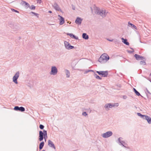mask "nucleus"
<instances>
[{
	"mask_svg": "<svg viewBox=\"0 0 151 151\" xmlns=\"http://www.w3.org/2000/svg\"><path fill=\"white\" fill-rule=\"evenodd\" d=\"M82 114L84 116H86L88 115L86 113V112H83Z\"/></svg>",
	"mask_w": 151,
	"mask_h": 151,
	"instance_id": "f704fd0d",
	"label": "nucleus"
},
{
	"mask_svg": "<svg viewBox=\"0 0 151 151\" xmlns=\"http://www.w3.org/2000/svg\"><path fill=\"white\" fill-rule=\"evenodd\" d=\"M133 89L134 92L138 96H141V97H143V96L141 95L140 93L135 88H134Z\"/></svg>",
	"mask_w": 151,
	"mask_h": 151,
	"instance_id": "393cba45",
	"label": "nucleus"
},
{
	"mask_svg": "<svg viewBox=\"0 0 151 151\" xmlns=\"http://www.w3.org/2000/svg\"><path fill=\"white\" fill-rule=\"evenodd\" d=\"M22 4H24L27 7H29V4L25 1H22Z\"/></svg>",
	"mask_w": 151,
	"mask_h": 151,
	"instance_id": "a878e982",
	"label": "nucleus"
},
{
	"mask_svg": "<svg viewBox=\"0 0 151 151\" xmlns=\"http://www.w3.org/2000/svg\"><path fill=\"white\" fill-rule=\"evenodd\" d=\"M134 57L135 58L136 60H142L143 58H144V57L141 56L137 54H135L134 55Z\"/></svg>",
	"mask_w": 151,
	"mask_h": 151,
	"instance_id": "f8f14e48",
	"label": "nucleus"
},
{
	"mask_svg": "<svg viewBox=\"0 0 151 151\" xmlns=\"http://www.w3.org/2000/svg\"><path fill=\"white\" fill-rule=\"evenodd\" d=\"M44 142L43 141L39 145V149L40 150L42 149L43 148L44 145Z\"/></svg>",
	"mask_w": 151,
	"mask_h": 151,
	"instance_id": "b1692460",
	"label": "nucleus"
},
{
	"mask_svg": "<svg viewBox=\"0 0 151 151\" xmlns=\"http://www.w3.org/2000/svg\"><path fill=\"white\" fill-rule=\"evenodd\" d=\"M91 10H92V11H93V9H92V8H91Z\"/></svg>",
	"mask_w": 151,
	"mask_h": 151,
	"instance_id": "de8ad7c7",
	"label": "nucleus"
},
{
	"mask_svg": "<svg viewBox=\"0 0 151 151\" xmlns=\"http://www.w3.org/2000/svg\"><path fill=\"white\" fill-rule=\"evenodd\" d=\"M143 119L147 120L148 123L149 124H151V118L150 116L145 115Z\"/></svg>",
	"mask_w": 151,
	"mask_h": 151,
	"instance_id": "2eb2a0df",
	"label": "nucleus"
},
{
	"mask_svg": "<svg viewBox=\"0 0 151 151\" xmlns=\"http://www.w3.org/2000/svg\"><path fill=\"white\" fill-rule=\"evenodd\" d=\"M88 72H89V71H88V70H86L85 72V73H88Z\"/></svg>",
	"mask_w": 151,
	"mask_h": 151,
	"instance_id": "37998d69",
	"label": "nucleus"
},
{
	"mask_svg": "<svg viewBox=\"0 0 151 151\" xmlns=\"http://www.w3.org/2000/svg\"><path fill=\"white\" fill-rule=\"evenodd\" d=\"M14 109L15 111H19L21 112H23L25 110L24 107L22 106L19 107L17 106H15L14 108Z\"/></svg>",
	"mask_w": 151,
	"mask_h": 151,
	"instance_id": "1a4fd4ad",
	"label": "nucleus"
},
{
	"mask_svg": "<svg viewBox=\"0 0 151 151\" xmlns=\"http://www.w3.org/2000/svg\"><path fill=\"white\" fill-rule=\"evenodd\" d=\"M96 72L99 75H101L102 77H107L108 74V71H96Z\"/></svg>",
	"mask_w": 151,
	"mask_h": 151,
	"instance_id": "20e7f679",
	"label": "nucleus"
},
{
	"mask_svg": "<svg viewBox=\"0 0 151 151\" xmlns=\"http://www.w3.org/2000/svg\"><path fill=\"white\" fill-rule=\"evenodd\" d=\"M48 145L50 147L55 149V147L54 144L50 140H48Z\"/></svg>",
	"mask_w": 151,
	"mask_h": 151,
	"instance_id": "ddd939ff",
	"label": "nucleus"
},
{
	"mask_svg": "<svg viewBox=\"0 0 151 151\" xmlns=\"http://www.w3.org/2000/svg\"><path fill=\"white\" fill-rule=\"evenodd\" d=\"M37 3L40 4L42 2L41 0H38L37 1Z\"/></svg>",
	"mask_w": 151,
	"mask_h": 151,
	"instance_id": "4c0bfd02",
	"label": "nucleus"
},
{
	"mask_svg": "<svg viewBox=\"0 0 151 151\" xmlns=\"http://www.w3.org/2000/svg\"><path fill=\"white\" fill-rule=\"evenodd\" d=\"M109 59V57L106 53L102 54L98 59V61L101 63H104L107 62Z\"/></svg>",
	"mask_w": 151,
	"mask_h": 151,
	"instance_id": "7ed1b4c3",
	"label": "nucleus"
},
{
	"mask_svg": "<svg viewBox=\"0 0 151 151\" xmlns=\"http://www.w3.org/2000/svg\"><path fill=\"white\" fill-rule=\"evenodd\" d=\"M122 137H120L118 139V140L119 141V142L120 143L119 145H122L124 147H125L124 144H125V142L122 141L121 139H122Z\"/></svg>",
	"mask_w": 151,
	"mask_h": 151,
	"instance_id": "a211bd4d",
	"label": "nucleus"
},
{
	"mask_svg": "<svg viewBox=\"0 0 151 151\" xmlns=\"http://www.w3.org/2000/svg\"><path fill=\"white\" fill-rule=\"evenodd\" d=\"M65 72L66 77L67 78H69L70 77V72L67 69H65Z\"/></svg>",
	"mask_w": 151,
	"mask_h": 151,
	"instance_id": "bb28decb",
	"label": "nucleus"
},
{
	"mask_svg": "<svg viewBox=\"0 0 151 151\" xmlns=\"http://www.w3.org/2000/svg\"><path fill=\"white\" fill-rule=\"evenodd\" d=\"M54 8L57 11H61V10L59 7V5L56 2L55 3L52 5Z\"/></svg>",
	"mask_w": 151,
	"mask_h": 151,
	"instance_id": "9d476101",
	"label": "nucleus"
},
{
	"mask_svg": "<svg viewBox=\"0 0 151 151\" xmlns=\"http://www.w3.org/2000/svg\"><path fill=\"white\" fill-rule=\"evenodd\" d=\"M82 19L79 17L77 18L75 20V22L78 24H80L81 23Z\"/></svg>",
	"mask_w": 151,
	"mask_h": 151,
	"instance_id": "dca6fc26",
	"label": "nucleus"
},
{
	"mask_svg": "<svg viewBox=\"0 0 151 151\" xmlns=\"http://www.w3.org/2000/svg\"><path fill=\"white\" fill-rule=\"evenodd\" d=\"M130 49H132V50H133V48H131V47H130Z\"/></svg>",
	"mask_w": 151,
	"mask_h": 151,
	"instance_id": "a18cd8bd",
	"label": "nucleus"
},
{
	"mask_svg": "<svg viewBox=\"0 0 151 151\" xmlns=\"http://www.w3.org/2000/svg\"><path fill=\"white\" fill-rule=\"evenodd\" d=\"M29 7L31 9L34 10L35 9V6L34 5H32Z\"/></svg>",
	"mask_w": 151,
	"mask_h": 151,
	"instance_id": "7c9ffc66",
	"label": "nucleus"
},
{
	"mask_svg": "<svg viewBox=\"0 0 151 151\" xmlns=\"http://www.w3.org/2000/svg\"><path fill=\"white\" fill-rule=\"evenodd\" d=\"M150 76H151V73H150Z\"/></svg>",
	"mask_w": 151,
	"mask_h": 151,
	"instance_id": "49530a36",
	"label": "nucleus"
},
{
	"mask_svg": "<svg viewBox=\"0 0 151 151\" xmlns=\"http://www.w3.org/2000/svg\"><path fill=\"white\" fill-rule=\"evenodd\" d=\"M113 104L114 105V106H116V107H117L119 106V104L118 103H115Z\"/></svg>",
	"mask_w": 151,
	"mask_h": 151,
	"instance_id": "e433bc0d",
	"label": "nucleus"
},
{
	"mask_svg": "<svg viewBox=\"0 0 151 151\" xmlns=\"http://www.w3.org/2000/svg\"><path fill=\"white\" fill-rule=\"evenodd\" d=\"M48 13H52V12L51 11H49L48 12Z\"/></svg>",
	"mask_w": 151,
	"mask_h": 151,
	"instance_id": "c03bdc74",
	"label": "nucleus"
},
{
	"mask_svg": "<svg viewBox=\"0 0 151 151\" xmlns=\"http://www.w3.org/2000/svg\"><path fill=\"white\" fill-rule=\"evenodd\" d=\"M19 72L18 71L16 72L13 77V81L16 84H17L18 83L17 80L19 77Z\"/></svg>",
	"mask_w": 151,
	"mask_h": 151,
	"instance_id": "423d86ee",
	"label": "nucleus"
},
{
	"mask_svg": "<svg viewBox=\"0 0 151 151\" xmlns=\"http://www.w3.org/2000/svg\"><path fill=\"white\" fill-rule=\"evenodd\" d=\"M58 70L55 66H52L51 67V71L50 72V75H55L58 73Z\"/></svg>",
	"mask_w": 151,
	"mask_h": 151,
	"instance_id": "39448f33",
	"label": "nucleus"
},
{
	"mask_svg": "<svg viewBox=\"0 0 151 151\" xmlns=\"http://www.w3.org/2000/svg\"><path fill=\"white\" fill-rule=\"evenodd\" d=\"M88 71H89V72H94V71L93 70H88Z\"/></svg>",
	"mask_w": 151,
	"mask_h": 151,
	"instance_id": "a19ab883",
	"label": "nucleus"
},
{
	"mask_svg": "<svg viewBox=\"0 0 151 151\" xmlns=\"http://www.w3.org/2000/svg\"><path fill=\"white\" fill-rule=\"evenodd\" d=\"M82 36L83 38L85 40H87L89 38V36L86 33H83Z\"/></svg>",
	"mask_w": 151,
	"mask_h": 151,
	"instance_id": "4be33fe9",
	"label": "nucleus"
},
{
	"mask_svg": "<svg viewBox=\"0 0 151 151\" xmlns=\"http://www.w3.org/2000/svg\"><path fill=\"white\" fill-rule=\"evenodd\" d=\"M94 9L96 14L99 15L103 17H105L108 13L106 12L105 10H100L99 8L96 6L94 7Z\"/></svg>",
	"mask_w": 151,
	"mask_h": 151,
	"instance_id": "f257e3e1",
	"label": "nucleus"
},
{
	"mask_svg": "<svg viewBox=\"0 0 151 151\" xmlns=\"http://www.w3.org/2000/svg\"><path fill=\"white\" fill-rule=\"evenodd\" d=\"M121 39L122 40V42H123L125 44L127 45H129V43L127 41V40L126 39H124L123 38H122Z\"/></svg>",
	"mask_w": 151,
	"mask_h": 151,
	"instance_id": "412c9836",
	"label": "nucleus"
},
{
	"mask_svg": "<svg viewBox=\"0 0 151 151\" xmlns=\"http://www.w3.org/2000/svg\"><path fill=\"white\" fill-rule=\"evenodd\" d=\"M137 115L138 116H140L141 118H142L143 119L144 118V117L145 115H142L140 113H137Z\"/></svg>",
	"mask_w": 151,
	"mask_h": 151,
	"instance_id": "c85d7f7f",
	"label": "nucleus"
},
{
	"mask_svg": "<svg viewBox=\"0 0 151 151\" xmlns=\"http://www.w3.org/2000/svg\"><path fill=\"white\" fill-rule=\"evenodd\" d=\"M127 51L128 53L132 54L134 52V49H133V50H127Z\"/></svg>",
	"mask_w": 151,
	"mask_h": 151,
	"instance_id": "c9c22d12",
	"label": "nucleus"
},
{
	"mask_svg": "<svg viewBox=\"0 0 151 151\" xmlns=\"http://www.w3.org/2000/svg\"><path fill=\"white\" fill-rule=\"evenodd\" d=\"M42 151H45V150H43Z\"/></svg>",
	"mask_w": 151,
	"mask_h": 151,
	"instance_id": "09e8293b",
	"label": "nucleus"
},
{
	"mask_svg": "<svg viewBox=\"0 0 151 151\" xmlns=\"http://www.w3.org/2000/svg\"><path fill=\"white\" fill-rule=\"evenodd\" d=\"M67 35H69L72 38H73L76 40H78V37L75 36L72 33H67Z\"/></svg>",
	"mask_w": 151,
	"mask_h": 151,
	"instance_id": "6ab92c4d",
	"label": "nucleus"
},
{
	"mask_svg": "<svg viewBox=\"0 0 151 151\" xmlns=\"http://www.w3.org/2000/svg\"><path fill=\"white\" fill-rule=\"evenodd\" d=\"M112 134V132L111 131H109L102 134L101 136L104 138H106L111 136Z\"/></svg>",
	"mask_w": 151,
	"mask_h": 151,
	"instance_id": "6e6552de",
	"label": "nucleus"
},
{
	"mask_svg": "<svg viewBox=\"0 0 151 151\" xmlns=\"http://www.w3.org/2000/svg\"><path fill=\"white\" fill-rule=\"evenodd\" d=\"M113 107H114V105L113 104L108 103L106 104L104 106V108H107L108 110H109V108H111Z\"/></svg>",
	"mask_w": 151,
	"mask_h": 151,
	"instance_id": "9b49d317",
	"label": "nucleus"
},
{
	"mask_svg": "<svg viewBox=\"0 0 151 151\" xmlns=\"http://www.w3.org/2000/svg\"><path fill=\"white\" fill-rule=\"evenodd\" d=\"M58 17L60 18V22L59 23L60 24V25L63 24L65 22L64 18L62 16H60V15H58Z\"/></svg>",
	"mask_w": 151,
	"mask_h": 151,
	"instance_id": "f3484780",
	"label": "nucleus"
},
{
	"mask_svg": "<svg viewBox=\"0 0 151 151\" xmlns=\"http://www.w3.org/2000/svg\"><path fill=\"white\" fill-rule=\"evenodd\" d=\"M11 10L13 12H14L18 13H19V12L17 10H16L14 9H11Z\"/></svg>",
	"mask_w": 151,
	"mask_h": 151,
	"instance_id": "473e14b6",
	"label": "nucleus"
},
{
	"mask_svg": "<svg viewBox=\"0 0 151 151\" xmlns=\"http://www.w3.org/2000/svg\"><path fill=\"white\" fill-rule=\"evenodd\" d=\"M94 76L95 78H96L97 79L101 80L102 78L100 77L98 75L96 74L95 73H94Z\"/></svg>",
	"mask_w": 151,
	"mask_h": 151,
	"instance_id": "cd10ccee",
	"label": "nucleus"
},
{
	"mask_svg": "<svg viewBox=\"0 0 151 151\" xmlns=\"http://www.w3.org/2000/svg\"><path fill=\"white\" fill-rule=\"evenodd\" d=\"M145 91L147 98L149 99H151V97L150 96L151 93L147 88H145Z\"/></svg>",
	"mask_w": 151,
	"mask_h": 151,
	"instance_id": "4468645a",
	"label": "nucleus"
},
{
	"mask_svg": "<svg viewBox=\"0 0 151 151\" xmlns=\"http://www.w3.org/2000/svg\"><path fill=\"white\" fill-rule=\"evenodd\" d=\"M39 128L41 129H43L44 128V126L42 124H40Z\"/></svg>",
	"mask_w": 151,
	"mask_h": 151,
	"instance_id": "2f4dec72",
	"label": "nucleus"
},
{
	"mask_svg": "<svg viewBox=\"0 0 151 151\" xmlns=\"http://www.w3.org/2000/svg\"><path fill=\"white\" fill-rule=\"evenodd\" d=\"M128 26L131 27L133 29H137V27L135 26L134 25L130 23L129 22H128Z\"/></svg>",
	"mask_w": 151,
	"mask_h": 151,
	"instance_id": "5701e85b",
	"label": "nucleus"
},
{
	"mask_svg": "<svg viewBox=\"0 0 151 151\" xmlns=\"http://www.w3.org/2000/svg\"><path fill=\"white\" fill-rule=\"evenodd\" d=\"M140 62V64L141 65H146V59L144 57V58H143L142 60H141Z\"/></svg>",
	"mask_w": 151,
	"mask_h": 151,
	"instance_id": "aec40b11",
	"label": "nucleus"
},
{
	"mask_svg": "<svg viewBox=\"0 0 151 151\" xmlns=\"http://www.w3.org/2000/svg\"><path fill=\"white\" fill-rule=\"evenodd\" d=\"M72 9L73 10H75V7L73 5H72Z\"/></svg>",
	"mask_w": 151,
	"mask_h": 151,
	"instance_id": "58836bf2",
	"label": "nucleus"
},
{
	"mask_svg": "<svg viewBox=\"0 0 151 151\" xmlns=\"http://www.w3.org/2000/svg\"><path fill=\"white\" fill-rule=\"evenodd\" d=\"M9 26L12 28H13L14 24L12 23L11 22L9 23Z\"/></svg>",
	"mask_w": 151,
	"mask_h": 151,
	"instance_id": "c756f323",
	"label": "nucleus"
},
{
	"mask_svg": "<svg viewBox=\"0 0 151 151\" xmlns=\"http://www.w3.org/2000/svg\"><path fill=\"white\" fill-rule=\"evenodd\" d=\"M30 13H32V14H33L37 16V17H38V15H39L38 14L36 13L33 12H32Z\"/></svg>",
	"mask_w": 151,
	"mask_h": 151,
	"instance_id": "72a5a7b5",
	"label": "nucleus"
},
{
	"mask_svg": "<svg viewBox=\"0 0 151 151\" xmlns=\"http://www.w3.org/2000/svg\"><path fill=\"white\" fill-rule=\"evenodd\" d=\"M47 137V131L43 129V132L42 131H40L39 132V140L40 141H42L44 138L45 141H46V139Z\"/></svg>",
	"mask_w": 151,
	"mask_h": 151,
	"instance_id": "f03ea898",
	"label": "nucleus"
},
{
	"mask_svg": "<svg viewBox=\"0 0 151 151\" xmlns=\"http://www.w3.org/2000/svg\"><path fill=\"white\" fill-rule=\"evenodd\" d=\"M64 44L65 48L68 50H70L74 48V47L71 45L69 42L65 41L64 42Z\"/></svg>",
	"mask_w": 151,
	"mask_h": 151,
	"instance_id": "0eeeda50",
	"label": "nucleus"
},
{
	"mask_svg": "<svg viewBox=\"0 0 151 151\" xmlns=\"http://www.w3.org/2000/svg\"><path fill=\"white\" fill-rule=\"evenodd\" d=\"M123 97L124 99H126L127 98V96L125 95H124L123 96Z\"/></svg>",
	"mask_w": 151,
	"mask_h": 151,
	"instance_id": "ea45409f",
	"label": "nucleus"
},
{
	"mask_svg": "<svg viewBox=\"0 0 151 151\" xmlns=\"http://www.w3.org/2000/svg\"><path fill=\"white\" fill-rule=\"evenodd\" d=\"M107 40H108L109 41H110V42H112L113 41V40H110V39H107Z\"/></svg>",
	"mask_w": 151,
	"mask_h": 151,
	"instance_id": "79ce46f5",
	"label": "nucleus"
}]
</instances>
